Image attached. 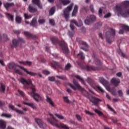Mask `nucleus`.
<instances>
[{
  "instance_id": "nucleus-3",
  "label": "nucleus",
  "mask_w": 129,
  "mask_h": 129,
  "mask_svg": "<svg viewBox=\"0 0 129 129\" xmlns=\"http://www.w3.org/2000/svg\"><path fill=\"white\" fill-rule=\"evenodd\" d=\"M73 7V4H71L63 10V17L65 18L67 21H68V19H69V15L70 14V12L72 11Z\"/></svg>"
},
{
  "instance_id": "nucleus-1",
  "label": "nucleus",
  "mask_w": 129,
  "mask_h": 129,
  "mask_svg": "<svg viewBox=\"0 0 129 129\" xmlns=\"http://www.w3.org/2000/svg\"><path fill=\"white\" fill-rule=\"evenodd\" d=\"M21 83H22V84H28V85H30L31 84V89L32 90V92L31 93H28V94L30 96H32L33 98L37 102H39V100H43V98L38 93H35V91H36V89L35 88V85L32 83V81L30 79L28 80H26L25 79H24L23 78H21L20 79L18 80Z\"/></svg>"
},
{
  "instance_id": "nucleus-12",
  "label": "nucleus",
  "mask_w": 129,
  "mask_h": 129,
  "mask_svg": "<svg viewBox=\"0 0 129 129\" xmlns=\"http://www.w3.org/2000/svg\"><path fill=\"white\" fill-rule=\"evenodd\" d=\"M111 82L113 84V85H114V86H117V85L120 83V80L118 79L113 78L111 80Z\"/></svg>"
},
{
  "instance_id": "nucleus-23",
  "label": "nucleus",
  "mask_w": 129,
  "mask_h": 129,
  "mask_svg": "<svg viewBox=\"0 0 129 129\" xmlns=\"http://www.w3.org/2000/svg\"><path fill=\"white\" fill-rule=\"evenodd\" d=\"M78 11V6L77 5H75L74 9L72 13V17H75V16L76 15V14L77 13Z\"/></svg>"
},
{
  "instance_id": "nucleus-48",
  "label": "nucleus",
  "mask_w": 129,
  "mask_h": 129,
  "mask_svg": "<svg viewBox=\"0 0 129 129\" xmlns=\"http://www.w3.org/2000/svg\"><path fill=\"white\" fill-rule=\"evenodd\" d=\"M76 117L77 118V119L78 120H79V121H81V120H82V118H81V116H80V115L77 114L76 115Z\"/></svg>"
},
{
  "instance_id": "nucleus-63",
  "label": "nucleus",
  "mask_w": 129,
  "mask_h": 129,
  "mask_svg": "<svg viewBox=\"0 0 129 129\" xmlns=\"http://www.w3.org/2000/svg\"><path fill=\"white\" fill-rule=\"evenodd\" d=\"M87 81L88 82V83H89V84H90V83H91V82H92V80H91V79L88 78L87 80Z\"/></svg>"
},
{
  "instance_id": "nucleus-56",
  "label": "nucleus",
  "mask_w": 129,
  "mask_h": 129,
  "mask_svg": "<svg viewBox=\"0 0 129 129\" xmlns=\"http://www.w3.org/2000/svg\"><path fill=\"white\" fill-rule=\"evenodd\" d=\"M43 73L45 75H49V74H50V72L49 71L44 70L43 71Z\"/></svg>"
},
{
  "instance_id": "nucleus-18",
  "label": "nucleus",
  "mask_w": 129,
  "mask_h": 129,
  "mask_svg": "<svg viewBox=\"0 0 129 129\" xmlns=\"http://www.w3.org/2000/svg\"><path fill=\"white\" fill-rule=\"evenodd\" d=\"M23 103L24 104H26V105L30 106V107H31V108H33V109H37V107L36 106V105H35L34 103L26 102H23Z\"/></svg>"
},
{
  "instance_id": "nucleus-21",
  "label": "nucleus",
  "mask_w": 129,
  "mask_h": 129,
  "mask_svg": "<svg viewBox=\"0 0 129 129\" xmlns=\"http://www.w3.org/2000/svg\"><path fill=\"white\" fill-rule=\"evenodd\" d=\"M60 4H61L63 6H67L70 4V1L69 0H59Z\"/></svg>"
},
{
  "instance_id": "nucleus-15",
  "label": "nucleus",
  "mask_w": 129,
  "mask_h": 129,
  "mask_svg": "<svg viewBox=\"0 0 129 129\" xmlns=\"http://www.w3.org/2000/svg\"><path fill=\"white\" fill-rule=\"evenodd\" d=\"M111 36V34L109 32V31H107L106 33V42L108 43V44H111L112 42V40H110Z\"/></svg>"
},
{
  "instance_id": "nucleus-32",
  "label": "nucleus",
  "mask_w": 129,
  "mask_h": 129,
  "mask_svg": "<svg viewBox=\"0 0 129 129\" xmlns=\"http://www.w3.org/2000/svg\"><path fill=\"white\" fill-rule=\"evenodd\" d=\"M16 65H17L16 63L13 62L9 64L8 68H9V69H13V68H16Z\"/></svg>"
},
{
  "instance_id": "nucleus-14",
  "label": "nucleus",
  "mask_w": 129,
  "mask_h": 129,
  "mask_svg": "<svg viewBox=\"0 0 129 129\" xmlns=\"http://www.w3.org/2000/svg\"><path fill=\"white\" fill-rule=\"evenodd\" d=\"M60 45H61L63 51L66 52V53H68V47L66 46L65 42H64V41H61L60 43Z\"/></svg>"
},
{
  "instance_id": "nucleus-29",
  "label": "nucleus",
  "mask_w": 129,
  "mask_h": 129,
  "mask_svg": "<svg viewBox=\"0 0 129 129\" xmlns=\"http://www.w3.org/2000/svg\"><path fill=\"white\" fill-rule=\"evenodd\" d=\"M16 22L20 24L22 22V17L20 16H17L16 17Z\"/></svg>"
},
{
  "instance_id": "nucleus-27",
  "label": "nucleus",
  "mask_w": 129,
  "mask_h": 129,
  "mask_svg": "<svg viewBox=\"0 0 129 129\" xmlns=\"http://www.w3.org/2000/svg\"><path fill=\"white\" fill-rule=\"evenodd\" d=\"M6 91V86L1 83L0 85V92H5Z\"/></svg>"
},
{
  "instance_id": "nucleus-8",
  "label": "nucleus",
  "mask_w": 129,
  "mask_h": 129,
  "mask_svg": "<svg viewBox=\"0 0 129 129\" xmlns=\"http://www.w3.org/2000/svg\"><path fill=\"white\" fill-rule=\"evenodd\" d=\"M16 66H17V67H19V68H20V69H22V70L24 71V72H26L27 74H28V75H30V76H36V75H37V73H34L33 72L29 71L28 69L23 67H21L17 64Z\"/></svg>"
},
{
  "instance_id": "nucleus-38",
  "label": "nucleus",
  "mask_w": 129,
  "mask_h": 129,
  "mask_svg": "<svg viewBox=\"0 0 129 129\" xmlns=\"http://www.w3.org/2000/svg\"><path fill=\"white\" fill-rule=\"evenodd\" d=\"M90 23H91V21L88 18V17L87 18V19L85 20V23L86 25H90Z\"/></svg>"
},
{
  "instance_id": "nucleus-37",
  "label": "nucleus",
  "mask_w": 129,
  "mask_h": 129,
  "mask_svg": "<svg viewBox=\"0 0 129 129\" xmlns=\"http://www.w3.org/2000/svg\"><path fill=\"white\" fill-rule=\"evenodd\" d=\"M121 27L124 30L127 31V32H129V27L128 26L122 25Z\"/></svg>"
},
{
  "instance_id": "nucleus-7",
  "label": "nucleus",
  "mask_w": 129,
  "mask_h": 129,
  "mask_svg": "<svg viewBox=\"0 0 129 129\" xmlns=\"http://www.w3.org/2000/svg\"><path fill=\"white\" fill-rule=\"evenodd\" d=\"M16 66H17V67H19V68H20V69H22V70L24 71V72H26L27 74H28V75H30V76H36V75H37V73H34L33 72L29 71L28 69L23 67H21L17 64Z\"/></svg>"
},
{
  "instance_id": "nucleus-31",
  "label": "nucleus",
  "mask_w": 129,
  "mask_h": 129,
  "mask_svg": "<svg viewBox=\"0 0 129 129\" xmlns=\"http://www.w3.org/2000/svg\"><path fill=\"white\" fill-rule=\"evenodd\" d=\"M37 24V18H33L30 23L31 26H35Z\"/></svg>"
},
{
  "instance_id": "nucleus-28",
  "label": "nucleus",
  "mask_w": 129,
  "mask_h": 129,
  "mask_svg": "<svg viewBox=\"0 0 129 129\" xmlns=\"http://www.w3.org/2000/svg\"><path fill=\"white\" fill-rule=\"evenodd\" d=\"M6 16L8 19V20H9V21H11V22H13V21H14V16L9 13L6 14Z\"/></svg>"
},
{
  "instance_id": "nucleus-2",
  "label": "nucleus",
  "mask_w": 129,
  "mask_h": 129,
  "mask_svg": "<svg viewBox=\"0 0 129 129\" xmlns=\"http://www.w3.org/2000/svg\"><path fill=\"white\" fill-rule=\"evenodd\" d=\"M73 83L75 84L76 87L71 83H69V86H70L71 88H73L74 90H80L82 94L84 96H88V92H87L84 88L80 86V85L78 83V82H77V81H76V80H74Z\"/></svg>"
},
{
  "instance_id": "nucleus-33",
  "label": "nucleus",
  "mask_w": 129,
  "mask_h": 129,
  "mask_svg": "<svg viewBox=\"0 0 129 129\" xmlns=\"http://www.w3.org/2000/svg\"><path fill=\"white\" fill-rule=\"evenodd\" d=\"M55 7H52L49 11V15L50 16H53L55 14Z\"/></svg>"
},
{
  "instance_id": "nucleus-62",
  "label": "nucleus",
  "mask_w": 129,
  "mask_h": 129,
  "mask_svg": "<svg viewBox=\"0 0 129 129\" xmlns=\"http://www.w3.org/2000/svg\"><path fill=\"white\" fill-rule=\"evenodd\" d=\"M90 9L91 11L92 12V13H94V9L93 8V6L91 5L90 6Z\"/></svg>"
},
{
  "instance_id": "nucleus-11",
  "label": "nucleus",
  "mask_w": 129,
  "mask_h": 129,
  "mask_svg": "<svg viewBox=\"0 0 129 129\" xmlns=\"http://www.w3.org/2000/svg\"><path fill=\"white\" fill-rule=\"evenodd\" d=\"M0 40H3L4 42H8L10 40V38L8 36V35L0 33Z\"/></svg>"
},
{
  "instance_id": "nucleus-53",
  "label": "nucleus",
  "mask_w": 129,
  "mask_h": 129,
  "mask_svg": "<svg viewBox=\"0 0 129 129\" xmlns=\"http://www.w3.org/2000/svg\"><path fill=\"white\" fill-rule=\"evenodd\" d=\"M103 10V8L102 7L100 8L99 10V15L100 16V17H101V16H102L101 14L102 13Z\"/></svg>"
},
{
  "instance_id": "nucleus-55",
  "label": "nucleus",
  "mask_w": 129,
  "mask_h": 129,
  "mask_svg": "<svg viewBox=\"0 0 129 129\" xmlns=\"http://www.w3.org/2000/svg\"><path fill=\"white\" fill-rule=\"evenodd\" d=\"M49 23L52 26H54V25H55V21L53 19H50L49 20Z\"/></svg>"
},
{
  "instance_id": "nucleus-61",
  "label": "nucleus",
  "mask_w": 129,
  "mask_h": 129,
  "mask_svg": "<svg viewBox=\"0 0 129 129\" xmlns=\"http://www.w3.org/2000/svg\"><path fill=\"white\" fill-rule=\"evenodd\" d=\"M118 93L120 96H122L123 94V93H122V91L120 90L118 91Z\"/></svg>"
},
{
  "instance_id": "nucleus-44",
  "label": "nucleus",
  "mask_w": 129,
  "mask_h": 129,
  "mask_svg": "<svg viewBox=\"0 0 129 129\" xmlns=\"http://www.w3.org/2000/svg\"><path fill=\"white\" fill-rule=\"evenodd\" d=\"M15 111H16V112H17V113H19V114H24V111H23L21 110L16 109Z\"/></svg>"
},
{
  "instance_id": "nucleus-34",
  "label": "nucleus",
  "mask_w": 129,
  "mask_h": 129,
  "mask_svg": "<svg viewBox=\"0 0 129 129\" xmlns=\"http://www.w3.org/2000/svg\"><path fill=\"white\" fill-rule=\"evenodd\" d=\"M56 77H57V78H58V79H61V80H66V77L64 76L57 75L56 76Z\"/></svg>"
},
{
  "instance_id": "nucleus-50",
  "label": "nucleus",
  "mask_w": 129,
  "mask_h": 129,
  "mask_svg": "<svg viewBox=\"0 0 129 129\" xmlns=\"http://www.w3.org/2000/svg\"><path fill=\"white\" fill-rule=\"evenodd\" d=\"M38 23L40 25H42V24H44V23H45V20H44L43 19H39Z\"/></svg>"
},
{
  "instance_id": "nucleus-20",
  "label": "nucleus",
  "mask_w": 129,
  "mask_h": 129,
  "mask_svg": "<svg viewBox=\"0 0 129 129\" xmlns=\"http://www.w3.org/2000/svg\"><path fill=\"white\" fill-rule=\"evenodd\" d=\"M32 3L34 5H36L39 9H42V5L40 4V0H32Z\"/></svg>"
},
{
  "instance_id": "nucleus-57",
  "label": "nucleus",
  "mask_w": 129,
  "mask_h": 129,
  "mask_svg": "<svg viewBox=\"0 0 129 129\" xmlns=\"http://www.w3.org/2000/svg\"><path fill=\"white\" fill-rule=\"evenodd\" d=\"M85 112H86V114H88L89 115H90L91 116H92V115H93V113H92L91 112H89V111L85 110Z\"/></svg>"
},
{
  "instance_id": "nucleus-51",
  "label": "nucleus",
  "mask_w": 129,
  "mask_h": 129,
  "mask_svg": "<svg viewBox=\"0 0 129 129\" xmlns=\"http://www.w3.org/2000/svg\"><path fill=\"white\" fill-rule=\"evenodd\" d=\"M18 92H19L20 95L21 96H22V97H24L25 96V94L24 93V92H23V91H22L20 90H18Z\"/></svg>"
},
{
  "instance_id": "nucleus-17",
  "label": "nucleus",
  "mask_w": 129,
  "mask_h": 129,
  "mask_svg": "<svg viewBox=\"0 0 129 129\" xmlns=\"http://www.w3.org/2000/svg\"><path fill=\"white\" fill-rule=\"evenodd\" d=\"M71 23H73V24H75L77 27H81L82 25H83V23H82V21L81 20H79V22H77L75 20H73L71 21Z\"/></svg>"
},
{
  "instance_id": "nucleus-19",
  "label": "nucleus",
  "mask_w": 129,
  "mask_h": 129,
  "mask_svg": "<svg viewBox=\"0 0 129 129\" xmlns=\"http://www.w3.org/2000/svg\"><path fill=\"white\" fill-rule=\"evenodd\" d=\"M46 101L48 102L51 106L54 107V102L52 99H51L49 96H46Z\"/></svg>"
},
{
  "instance_id": "nucleus-6",
  "label": "nucleus",
  "mask_w": 129,
  "mask_h": 129,
  "mask_svg": "<svg viewBox=\"0 0 129 129\" xmlns=\"http://www.w3.org/2000/svg\"><path fill=\"white\" fill-rule=\"evenodd\" d=\"M89 99L91 102L93 103L94 105H97L99 102H101L102 101L101 99L93 96L90 97Z\"/></svg>"
},
{
  "instance_id": "nucleus-54",
  "label": "nucleus",
  "mask_w": 129,
  "mask_h": 129,
  "mask_svg": "<svg viewBox=\"0 0 129 129\" xmlns=\"http://www.w3.org/2000/svg\"><path fill=\"white\" fill-rule=\"evenodd\" d=\"M97 89H98V90H99L100 91H101V92H104V90H103V89H102V88L100 87V86H96Z\"/></svg>"
},
{
  "instance_id": "nucleus-64",
  "label": "nucleus",
  "mask_w": 129,
  "mask_h": 129,
  "mask_svg": "<svg viewBox=\"0 0 129 129\" xmlns=\"http://www.w3.org/2000/svg\"><path fill=\"white\" fill-rule=\"evenodd\" d=\"M111 32L112 33V36H113L114 35H115V31H114V30L111 29Z\"/></svg>"
},
{
  "instance_id": "nucleus-30",
  "label": "nucleus",
  "mask_w": 129,
  "mask_h": 129,
  "mask_svg": "<svg viewBox=\"0 0 129 129\" xmlns=\"http://www.w3.org/2000/svg\"><path fill=\"white\" fill-rule=\"evenodd\" d=\"M88 18H89V20L91 21V22H94L95 20H96V18L94 15H91L90 16H88Z\"/></svg>"
},
{
  "instance_id": "nucleus-59",
  "label": "nucleus",
  "mask_w": 129,
  "mask_h": 129,
  "mask_svg": "<svg viewBox=\"0 0 129 129\" xmlns=\"http://www.w3.org/2000/svg\"><path fill=\"white\" fill-rule=\"evenodd\" d=\"M48 79L49 81H55V77H49Z\"/></svg>"
},
{
  "instance_id": "nucleus-13",
  "label": "nucleus",
  "mask_w": 129,
  "mask_h": 129,
  "mask_svg": "<svg viewBox=\"0 0 129 129\" xmlns=\"http://www.w3.org/2000/svg\"><path fill=\"white\" fill-rule=\"evenodd\" d=\"M56 66H58V67H59V68H60V69H62V67L61 66V64H60V63L59 62H57L56 61H52L50 63V66L51 67H52V68H54L55 69V68H56Z\"/></svg>"
},
{
  "instance_id": "nucleus-45",
  "label": "nucleus",
  "mask_w": 129,
  "mask_h": 129,
  "mask_svg": "<svg viewBox=\"0 0 129 129\" xmlns=\"http://www.w3.org/2000/svg\"><path fill=\"white\" fill-rule=\"evenodd\" d=\"M91 69L92 70H96V68H95V67H94L93 66L91 67V68L88 66L87 67V70L88 71H89V70H90Z\"/></svg>"
},
{
  "instance_id": "nucleus-43",
  "label": "nucleus",
  "mask_w": 129,
  "mask_h": 129,
  "mask_svg": "<svg viewBox=\"0 0 129 129\" xmlns=\"http://www.w3.org/2000/svg\"><path fill=\"white\" fill-rule=\"evenodd\" d=\"M117 52L119 55H120L122 57H125V54L123 53L122 52H121V50H120V49L118 50Z\"/></svg>"
},
{
  "instance_id": "nucleus-10",
  "label": "nucleus",
  "mask_w": 129,
  "mask_h": 129,
  "mask_svg": "<svg viewBox=\"0 0 129 129\" xmlns=\"http://www.w3.org/2000/svg\"><path fill=\"white\" fill-rule=\"evenodd\" d=\"M36 122L38 124L39 126L41 127L42 128H44L46 125L44 123H43V121L42 120L39 118H36L35 119Z\"/></svg>"
},
{
  "instance_id": "nucleus-9",
  "label": "nucleus",
  "mask_w": 129,
  "mask_h": 129,
  "mask_svg": "<svg viewBox=\"0 0 129 129\" xmlns=\"http://www.w3.org/2000/svg\"><path fill=\"white\" fill-rule=\"evenodd\" d=\"M99 82H100L101 84L105 86V87L106 88L107 90H108V91H110V88H109V86H107V81H105V80H104V79H103V78L102 77L99 78Z\"/></svg>"
},
{
  "instance_id": "nucleus-16",
  "label": "nucleus",
  "mask_w": 129,
  "mask_h": 129,
  "mask_svg": "<svg viewBox=\"0 0 129 129\" xmlns=\"http://www.w3.org/2000/svg\"><path fill=\"white\" fill-rule=\"evenodd\" d=\"M7 127V122L4 120H0V129H5Z\"/></svg>"
},
{
  "instance_id": "nucleus-41",
  "label": "nucleus",
  "mask_w": 129,
  "mask_h": 129,
  "mask_svg": "<svg viewBox=\"0 0 129 129\" xmlns=\"http://www.w3.org/2000/svg\"><path fill=\"white\" fill-rule=\"evenodd\" d=\"M78 56H81V58L82 60H84V59H85V56L83 55V52H80L79 54H78Z\"/></svg>"
},
{
  "instance_id": "nucleus-22",
  "label": "nucleus",
  "mask_w": 129,
  "mask_h": 129,
  "mask_svg": "<svg viewBox=\"0 0 129 129\" xmlns=\"http://www.w3.org/2000/svg\"><path fill=\"white\" fill-rule=\"evenodd\" d=\"M4 5L5 8H6V10H8L9 8H11V7H14V6H15L14 3H4Z\"/></svg>"
},
{
  "instance_id": "nucleus-4",
  "label": "nucleus",
  "mask_w": 129,
  "mask_h": 129,
  "mask_svg": "<svg viewBox=\"0 0 129 129\" xmlns=\"http://www.w3.org/2000/svg\"><path fill=\"white\" fill-rule=\"evenodd\" d=\"M19 43L25 44V40L22 38H19L18 39H13L12 40V44H11L12 48H17L19 46Z\"/></svg>"
},
{
  "instance_id": "nucleus-40",
  "label": "nucleus",
  "mask_w": 129,
  "mask_h": 129,
  "mask_svg": "<svg viewBox=\"0 0 129 129\" xmlns=\"http://www.w3.org/2000/svg\"><path fill=\"white\" fill-rule=\"evenodd\" d=\"M55 116H57L59 119H64L63 115L59 114H55Z\"/></svg>"
},
{
  "instance_id": "nucleus-24",
  "label": "nucleus",
  "mask_w": 129,
  "mask_h": 129,
  "mask_svg": "<svg viewBox=\"0 0 129 129\" xmlns=\"http://www.w3.org/2000/svg\"><path fill=\"white\" fill-rule=\"evenodd\" d=\"M75 77L76 78H77V79L79 80V81L81 82L82 84H84V85H85V82L84 81V80H83V79L81 78V77H80V76L77 75V76H75Z\"/></svg>"
},
{
  "instance_id": "nucleus-25",
  "label": "nucleus",
  "mask_w": 129,
  "mask_h": 129,
  "mask_svg": "<svg viewBox=\"0 0 129 129\" xmlns=\"http://www.w3.org/2000/svg\"><path fill=\"white\" fill-rule=\"evenodd\" d=\"M1 116L2 117H6V118H11L12 117V115L11 114L4 113L1 114Z\"/></svg>"
},
{
  "instance_id": "nucleus-35",
  "label": "nucleus",
  "mask_w": 129,
  "mask_h": 129,
  "mask_svg": "<svg viewBox=\"0 0 129 129\" xmlns=\"http://www.w3.org/2000/svg\"><path fill=\"white\" fill-rule=\"evenodd\" d=\"M24 35L27 37V38H31V37H32V34L30 33L29 32L25 31Z\"/></svg>"
},
{
  "instance_id": "nucleus-5",
  "label": "nucleus",
  "mask_w": 129,
  "mask_h": 129,
  "mask_svg": "<svg viewBox=\"0 0 129 129\" xmlns=\"http://www.w3.org/2000/svg\"><path fill=\"white\" fill-rule=\"evenodd\" d=\"M49 115H50V116H52V120L51 121L50 118H47V121L48 122H50L52 124V125H54L56 127H60V126H59V125H58V124L56 123V122H57V121H58V120H57L55 119V117H54V116H53V115L51 113H49Z\"/></svg>"
},
{
  "instance_id": "nucleus-47",
  "label": "nucleus",
  "mask_w": 129,
  "mask_h": 129,
  "mask_svg": "<svg viewBox=\"0 0 129 129\" xmlns=\"http://www.w3.org/2000/svg\"><path fill=\"white\" fill-rule=\"evenodd\" d=\"M63 100L64 102H66V103H69V102H70L68 99V97H63Z\"/></svg>"
},
{
  "instance_id": "nucleus-39",
  "label": "nucleus",
  "mask_w": 129,
  "mask_h": 129,
  "mask_svg": "<svg viewBox=\"0 0 129 129\" xmlns=\"http://www.w3.org/2000/svg\"><path fill=\"white\" fill-rule=\"evenodd\" d=\"M15 72L16 73V74H19V75H23V73H22L19 69H15Z\"/></svg>"
},
{
  "instance_id": "nucleus-58",
  "label": "nucleus",
  "mask_w": 129,
  "mask_h": 129,
  "mask_svg": "<svg viewBox=\"0 0 129 129\" xmlns=\"http://www.w3.org/2000/svg\"><path fill=\"white\" fill-rule=\"evenodd\" d=\"M110 17H111V14H110V13H108V14H106L104 16V18L105 19H107L108 18H110Z\"/></svg>"
},
{
  "instance_id": "nucleus-52",
  "label": "nucleus",
  "mask_w": 129,
  "mask_h": 129,
  "mask_svg": "<svg viewBox=\"0 0 129 129\" xmlns=\"http://www.w3.org/2000/svg\"><path fill=\"white\" fill-rule=\"evenodd\" d=\"M24 17L25 19H31L32 18V15H28L26 13L24 14Z\"/></svg>"
},
{
  "instance_id": "nucleus-60",
  "label": "nucleus",
  "mask_w": 129,
  "mask_h": 129,
  "mask_svg": "<svg viewBox=\"0 0 129 129\" xmlns=\"http://www.w3.org/2000/svg\"><path fill=\"white\" fill-rule=\"evenodd\" d=\"M9 107L11 109H12V110H14V111L16 110V109H17V108H15V107L14 106V105H9Z\"/></svg>"
},
{
  "instance_id": "nucleus-36",
  "label": "nucleus",
  "mask_w": 129,
  "mask_h": 129,
  "mask_svg": "<svg viewBox=\"0 0 129 129\" xmlns=\"http://www.w3.org/2000/svg\"><path fill=\"white\" fill-rule=\"evenodd\" d=\"M95 112L96 113H98V115H99V116H101L102 115H103V113H102L101 111H100V110H98V109H95L94 110Z\"/></svg>"
},
{
  "instance_id": "nucleus-46",
  "label": "nucleus",
  "mask_w": 129,
  "mask_h": 129,
  "mask_svg": "<svg viewBox=\"0 0 129 129\" xmlns=\"http://www.w3.org/2000/svg\"><path fill=\"white\" fill-rule=\"evenodd\" d=\"M25 66H32V61H25Z\"/></svg>"
},
{
  "instance_id": "nucleus-26",
  "label": "nucleus",
  "mask_w": 129,
  "mask_h": 129,
  "mask_svg": "<svg viewBox=\"0 0 129 129\" xmlns=\"http://www.w3.org/2000/svg\"><path fill=\"white\" fill-rule=\"evenodd\" d=\"M28 10L30 13H36V12H37V9L33 8L31 5L29 6Z\"/></svg>"
},
{
  "instance_id": "nucleus-49",
  "label": "nucleus",
  "mask_w": 129,
  "mask_h": 129,
  "mask_svg": "<svg viewBox=\"0 0 129 129\" xmlns=\"http://www.w3.org/2000/svg\"><path fill=\"white\" fill-rule=\"evenodd\" d=\"M71 68V64L70 63H68L65 67L66 70H69L70 68Z\"/></svg>"
},
{
  "instance_id": "nucleus-42",
  "label": "nucleus",
  "mask_w": 129,
  "mask_h": 129,
  "mask_svg": "<svg viewBox=\"0 0 129 129\" xmlns=\"http://www.w3.org/2000/svg\"><path fill=\"white\" fill-rule=\"evenodd\" d=\"M60 126H61V127H62V128L70 129V128H69V127H68V126H67V125L64 124H61Z\"/></svg>"
}]
</instances>
